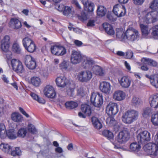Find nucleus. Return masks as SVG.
I'll return each instance as SVG.
<instances>
[{
	"instance_id": "obj_1",
	"label": "nucleus",
	"mask_w": 158,
	"mask_h": 158,
	"mask_svg": "<svg viewBox=\"0 0 158 158\" xmlns=\"http://www.w3.org/2000/svg\"><path fill=\"white\" fill-rule=\"evenodd\" d=\"M139 22L147 24L151 23H154L158 20V12L157 11H152L148 12L144 10L138 15Z\"/></svg>"
},
{
	"instance_id": "obj_2",
	"label": "nucleus",
	"mask_w": 158,
	"mask_h": 158,
	"mask_svg": "<svg viewBox=\"0 0 158 158\" xmlns=\"http://www.w3.org/2000/svg\"><path fill=\"white\" fill-rule=\"evenodd\" d=\"M139 116L138 111L130 110L127 111L123 116V121L127 124H130L133 121L136 120Z\"/></svg>"
},
{
	"instance_id": "obj_3",
	"label": "nucleus",
	"mask_w": 158,
	"mask_h": 158,
	"mask_svg": "<svg viewBox=\"0 0 158 158\" xmlns=\"http://www.w3.org/2000/svg\"><path fill=\"white\" fill-rule=\"evenodd\" d=\"M138 31L133 28H130L127 29L125 32V37L123 40L124 42L127 41L133 42L137 40L139 37Z\"/></svg>"
},
{
	"instance_id": "obj_4",
	"label": "nucleus",
	"mask_w": 158,
	"mask_h": 158,
	"mask_svg": "<svg viewBox=\"0 0 158 158\" xmlns=\"http://www.w3.org/2000/svg\"><path fill=\"white\" fill-rule=\"evenodd\" d=\"M10 65L12 70L15 72L19 74L24 73L25 70L22 62L16 59L10 60Z\"/></svg>"
},
{
	"instance_id": "obj_5",
	"label": "nucleus",
	"mask_w": 158,
	"mask_h": 158,
	"mask_svg": "<svg viewBox=\"0 0 158 158\" xmlns=\"http://www.w3.org/2000/svg\"><path fill=\"white\" fill-rule=\"evenodd\" d=\"M23 46L28 52L32 53L35 52L36 47L34 42L29 38L26 37L22 40Z\"/></svg>"
},
{
	"instance_id": "obj_6",
	"label": "nucleus",
	"mask_w": 158,
	"mask_h": 158,
	"mask_svg": "<svg viewBox=\"0 0 158 158\" xmlns=\"http://www.w3.org/2000/svg\"><path fill=\"white\" fill-rule=\"evenodd\" d=\"M91 103L95 107H99L102 104L103 99L102 94L99 93H92L90 97Z\"/></svg>"
},
{
	"instance_id": "obj_7",
	"label": "nucleus",
	"mask_w": 158,
	"mask_h": 158,
	"mask_svg": "<svg viewBox=\"0 0 158 158\" xmlns=\"http://www.w3.org/2000/svg\"><path fill=\"white\" fill-rule=\"evenodd\" d=\"M92 76V73L90 71H81L78 73L77 78L81 82H87L89 81Z\"/></svg>"
},
{
	"instance_id": "obj_8",
	"label": "nucleus",
	"mask_w": 158,
	"mask_h": 158,
	"mask_svg": "<svg viewBox=\"0 0 158 158\" xmlns=\"http://www.w3.org/2000/svg\"><path fill=\"white\" fill-rule=\"evenodd\" d=\"M137 138L139 143H145L150 139V134L147 131H142L138 135Z\"/></svg>"
},
{
	"instance_id": "obj_9",
	"label": "nucleus",
	"mask_w": 158,
	"mask_h": 158,
	"mask_svg": "<svg viewBox=\"0 0 158 158\" xmlns=\"http://www.w3.org/2000/svg\"><path fill=\"white\" fill-rule=\"evenodd\" d=\"M130 136V133L128 131H123L118 134L117 138V141L120 143H124L129 139Z\"/></svg>"
},
{
	"instance_id": "obj_10",
	"label": "nucleus",
	"mask_w": 158,
	"mask_h": 158,
	"mask_svg": "<svg viewBox=\"0 0 158 158\" xmlns=\"http://www.w3.org/2000/svg\"><path fill=\"white\" fill-rule=\"evenodd\" d=\"M83 58L79 52L72 51L71 55V63L73 64H78L83 60Z\"/></svg>"
},
{
	"instance_id": "obj_11",
	"label": "nucleus",
	"mask_w": 158,
	"mask_h": 158,
	"mask_svg": "<svg viewBox=\"0 0 158 158\" xmlns=\"http://www.w3.org/2000/svg\"><path fill=\"white\" fill-rule=\"evenodd\" d=\"M113 12L118 17H121L124 16L126 13V10L124 6H121L117 4L113 7Z\"/></svg>"
},
{
	"instance_id": "obj_12",
	"label": "nucleus",
	"mask_w": 158,
	"mask_h": 158,
	"mask_svg": "<svg viewBox=\"0 0 158 158\" xmlns=\"http://www.w3.org/2000/svg\"><path fill=\"white\" fill-rule=\"evenodd\" d=\"M106 110L109 115H115L118 111V107L116 103H110L107 106Z\"/></svg>"
},
{
	"instance_id": "obj_13",
	"label": "nucleus",
	"mask_w": 158,
	"mask_h": 158,
	"mask_svg": "<svg viewBox=\"0 0 158 158\" xmlns=\"http://www.w3.org/2000/svg\"><path fill=\"white\" fill-rule=\"evenodd\" d=\"M24 63L26 66L29 69H34L36 67V63L34 58L30 55H26L24 59Z\"/></svg>"
},
{
	"instance_id": "obj_14",
	"label": "nucleus",
	"mask_w": 158,
	"mask_h": 158,
	"mask_svg": "<svg viewBox=\"0 0 158 158\" xmlns=\"http://www.w3.org/2000/svg\"><path fill=\"white\" fill-rule=\"evenodd\" d=\"M44 92L45 95L48 98H53L56 96V92L54 88L51 85L46 86L44 89Z\"/></svg>"
},
{
	"instance_id": "obj_15",
	"label": "nucleus",
	"mask_w": 158,
	"mask_h": 158,
	"mask_svg": "<svg viewBox=\"0 0 158 158\" xmlns=\"http://www.w3.org/2000/svg\"><path fill=\"white\" fill-rule=\"evenodd\" d=\"M10 44V37L9 35H6L2 40L1 48L5 52L9 51Z\"/></svg>"
},
{
	"instance_id": "obj_16",
	"label": "nucleus",
	"mask_w": 158,
	"mask_h": 158,
	"mask_svg": "<svg viewBox=\"0 0 158 158\" xmlns=\"http://www.w3.org/2000/svg\"><path fill=\"white\" fill-rule=\"evenodd\" d=\"M111 85L110 83L102 81L100 84V89L101 91L106 94H109L111 90Z\"/></svg>"
},
{
	"instance_id": "obj_17",
	"label": "nucleus",
	"mask_w": 158,
	"mask_h": 158,
	"mask_svg": "<svg viewBox=\"0 0 158 158\" xmlns=\"http://www.w3.org/2000/svg\"><path fill=\"white\" fill-rule=\"evenodd\" d=\"M120 85L123 88H127L129 87L131 83V79L128 77L123 76L118 80Z\"/></svg>"
},
{
	"instance_id": "obj_18",
	"label": "nucleus",
	"mask_w": 158,
	"mask_h": 158,
	"mask_svg": "<svg viewBox=\"0 0 158 158\" xmlns=\"http://www.w3.org/2000/svg\"><path fill=\"white\" fill-rule=\"evenodd\" d=\"M6 137L10 139V130L6 131L5 126L3 124H0V138L4 139Z\"/></svg>"
},
{
	"instance_id": "obj_19",
	"label": "nucleus",
	"mask_w": 158,
	"mask_h": 158,
	"mask_svg": "<svg viewBox=\"0 0 158 158\" xmlns=\"http://www.w3.org/2000/svg\"><path fill=\"white\" fill-rule=\"evenodd\" d=\"M56 82L57 85L60 87H64L68 83V80L64 76L57 77Z\"/></svg>"
},
{
	"instance_id": "obj_20",
	"label": "nucleus",
	"mask_w": 158,
	"mask_h": 158,
	"mask_svg": "<svg viewBox=\"0 0 158 158\" xmlns=\"http://www.w3.org/2000/svg\"><path fill=\"white\" fill-rule=\"evenodd\" d=\"M83 60V61L82 63V65L85 69H88L90 68L94 63V61L89 57H84Z\"/></svg>"
},
{
	"instance_id": "obj_21",
	"label": "nucleus",
	"mask_w": 158,
	"mask_h": 158,
	"mask_svg": "<svg viewBox=\"0 0 158 158\" xmlns=\"http://www.w3.org/2000/svg\"><path fill=\"white\" fill-rule=\"evenodd\" d=\"M125 93L122 91H115L113 94V98L115 100L120 101L123 100L125 98Z\"/></svg>"
},
{
	"instance_id": "obj_22",
	"label": "nucleus",
	"mask_w": 158,
	"mask_h": 158,
	"mask_svg": "<svg viewBox=\"0 0 158 158\" xmlns=\"http://www.w3.org/2000/svg\"><path fill=\"white\" fill-rule=\"evenodd\" d=\"M149 100L151 107L155 108L158 107V94H156L150 96Z\"/></svg>"
},
{
	"instance_id": "obj_23",
	"label": "nucleus",
	"mask_w": 158,
	"mask_h": 158,
	"mask_svg": "<svg viewBox=\"0 0 158 158\" xmlns=\"http://www.w3.org/2000/svg\"><path fill=\"white\" fill-rule=\"evenodd\" d=\"M92 71L94 73L100 76H103L105 74V71L100 66L95 65L92 68Z\"/></svg>"
},
{
	"instance_id": "obj_24",
	"label": "nucleus",
	"mask_w": 158,
	"mask_h": 158,
	"mask_svg": "<svg viewBox=\"0 0 158 158\" xmlns=\"http://www.w3.org/2000/svg\"><path fill=\"white\" fill-rule=\"evenodd\" d=\"M103 26L106 32L108 35H114V31L110 24L106 23H104L103 24Z\"/></svg>"
},
{
	"instance_id": "obj_25",
	"label": "nucleus",
	"mask_w": 158,
	"mask_h": 158,
	"mask_svg": "<svg viewBox=\"0 0 158 158\" xmlns=\"http://www.w3.org/2000/svg\"><path fill=\"white\" fill-rule=\"evenodd\" d=\"M58 10L60 11H63V14L68 16L72 13L71 9L68 6H64V5H59L58 6Z\"/></svg>"
},
{
	"instance_id": "obj_26",
	"label": "nucleus",
	"mask_w": 158,
	"mask_h": 158,
	"mask_svg": "<svg viewBox=\"0 0 158 158\" xmlns=\"http://www.w3.org/2000/svg\"><path fill=\"white\" fill-rule=\"evenodd\" d=\"M11 119L15 122L20 123L23 120V116L19 113L16 112L12 113Z\"/></svg>"
},
{
	"instance_id": "obj_27",
	"label": "nucleus",
	"mask_w": 158,
	"mask_h": 158,
	"mask_svg": "<svg viewBox=\"0 0 158 158\" xmlns=\"http://www.w3.org/2000/svg\"><path fill=\"white\" fill-rule=\"evenodd\" d=\"M10 26L15 29L20 28L22 26L21 22L16 18L10 19Z\"/></svg>"
},
{
	"instance_id": "obj_28",
	"label": "nucleus",
	"mask_w": 158,
	"mask_h": 158,
	"mask_svg": "<svg viewBox=\"0 0 158 158\" xmlns=\"http://www.w3.org/2000/svg\"><path fill=\"white\" fill-rule=\"evenodd\" d=\"M141 61L143 64H147L153 67L156 66L157 65V63L156 61L148 58H143L142 59Z\"/></svg>"
},
{
	"instance_id": "obj_29",
	"label": "nucleus",
	"mask_w": 158,
	"mask_h": 158,
	"mask_svg": "<svg viewBox=\"0 0 158 158\" xmlns=\"http://www.w3.org/2000/svg\"><path fill=\"white\" fill-rule=\"evenodd\" d=\"M116 37L117 38L123 42H124L123 39L125 37V33H124L123 31L122 28H118L116 30Z\"/></svg>"
},
{
	"instance_id": "obj_30",
	"label": "nucleus",
	"mask_w": 158,
	"mask_h": 158,
	"mask_svg": "<svg viewBox=\"0 0 158 158\" xmlns=\"http://www.w3.org/2000/svg\"><path fill=\"white\" fill-rule=\"evenodd\" d=\"M81 109L82 112L88 116H89L91 114V110L90 106L87 104H82Z\"/></svg>"
},
{
	"instance_id": "obj_31",
	"label": "nucleus",
	"mask_w": 158,
	"mask_h": 158,
	"mask_svg": "<svg viewBox=\"0 0 158 158\" xmlns=\"http://www.w3.org/2000/svg\"><path fill=\"white\" fill-rule=\"evenodd\" d=\"M11 50L14 53L20 54L21 52V49L17 41H15L12 46Z\"/></svg>"
},
{
	"instance_id": "obj_32",
	"label": "nucleus",
	"mask_w": 158,
	"mask_h": 158,
	"mask_svg": "<svg viewBox=\"0 0 158 158\" xmlns=\"http://www.w3.org/2000/svg\"><path fill=\"white\" fill-rule=\"evenodd\" d=\"M92 121L93 125L95 128L100 129L102 127V123L97 117H93L92 118Z\"/></svg>"
},
{
	"instance_id": "obj_33",
	"label": "nucleus",
	"mask_w": 158,
	"mask_h": 158,
	"mask_svg": "<svg viewBox=\"0 0 158 158\" xmlns=\"http://www.w3.org/2000/svg\"><path fill=\"white\" fill-rule=\"evenodd\" d=\"M107 10L106 8L102 6H99L98 7L97 12V15L103 17L106 15Z\"/></svg>"
},
{
	"instance_id": "obj_34",
	"label": "nucleus",
	"mask_w": 158,
	"mask_h": 158,
	"mask_svg": "<svg viewBox=\"0 0 158 158\" xmlns=\"http://www.w3.org/2000/svg\"><path fill=\"white\" fill-rule=\"evenodd\" d=\"M140 27L143 36L145 37L147 36L150 32L148 26L145 25L143 24H140Z\"/></svg>"
},
{
	"instance_id": "obj_35",
	"label": "nucleus",
	"mask_w": 158,
	"mask_h": 158,
	"mask_svg": "<svg viewBox=\"0 0 158 158\" xmlns=\"http://www.w3.org/2000/svg\"><path fill=\"white\" fill-rule=\"evenodd\" d=\"M69 62L65 60H63L59 64L60 69L62 71L67 70L69 66Z\"/></svg>"
},
{
	"instance_id": "obj_36",
	"label": "nucleus",
	"mask_w": 158,
	"mask_h": 158,
	"mask_svg": "<svg viewBox=\"0 0 158 158\" xmlns=\"http://www.w3.org/2000/svg\"><path fill=\"white\" fill-rule=\"evenodd\" d=\"M66 107L69 109H74L78 106L77 103L74 101H69L65 103Z\"/></svg>"
},
{
	"instance_id": "obj_37",
	"label": "nucleus",
	"mask_w": 158,
	"mask_h": 158,
	"mask_svg": "<svg viewBox=\"0 0 158 158\" xmlns=\"http://www.w3.org/2000/svg\"><path fill=\"white\" fill-rule=\"evenodd\" d=\"M31 84L35 87L40 86L41 84V80L40 78L37 77H33L31 79Z\"/></svg>"
},
{
	"instance_id": "obj_38",
	"label": "nucleus",
	"mask_w": 158,
	"mask_h": 158,
	"mask_svg": "<svg viewBox=\"0 0 158 158\" xmlns=\"http://www.w3.org/2000/svg\"><path fill=\"white\" fill-rule=\"evenodd\" d=\"M140 145L137 143H131L130 146V151L131 152H138L140 149Z\"/></svg>"
},
{
	"instance_id": "obj_39",
	"label": "nucleus",
	"mask_w": 158,
	"mask_h": 158,
	"mask_svg": "<svg viewBox=\"0 0 158 158\" xmlns=\"http://www.w3.org/2000/svg\"><path fill=\"white\" fill-rule=\"evenodd\" d=\"M0 149L6 153H10V145L7 143H2L0 145Z\"/></svg>"
},
{
	"instance_id": "obj_40",
	"label": "nucleus",
	"mask_w": 158,
	"mask_h": 158,
	"mask_svg": "<svg viewBox=\"0 0 158 158\" xmlns=\"http://www.w3.org/2000/svg\"><path fill=\"white\" fill-rule=\"evenodd\" d=\"M27 133V130L26 128L22 127L18 131L17 133L18 136L24 138Z\"/></svg>"
},
{
	"instance_id": "obj_41",
	"label": "nucleus",
	"mask_w": 158,
	"mask_h": 158,
	"mask_svg": "<svg viewBox=\"0 0 158 158\" xmlns=\"http://www.w3.org/2000/svg\"><path fill=\"white\" fill-rule=\"evenodd\" d=\"M151 113V109L149 107H147L143 109L142 112V115L144 117L147 118L149 116Z\"/></svg>"
},
{
	"instance_id": "obj_42",
	"label": "nucleus",
	"mask_w": 158,
	"mask_h": 158,
	"mask_svg": "<svg viewBox=\"0 0 158 158\" xmlns=\"http://www.w3.org/2000/svg\"><path fill=\"white\" fill-rule=\"evenodd\" d=\"M57 56H62L65 54L66 53V49L64 47L60 45L57 51Z\"/></svg>"
},
{
	"instance_id": "obj_43",
	"label": "nucleus",
	"mask_w": 158,
	"mask_h": 158,
	"mask_svg": "<svg viewBox=\"0 0 158 158\" xmlns=\"http://www.w3.org/2000/svg\"><path fill=\"white\" fill-rule=\"evenodd\" d=\"M149 8L152 10L158 9V0H154L151 2L150 4Z\"/></svg>"
},
{
	"instance_id": "obj_44",
	"label": "nucleus",
	"mask_w": 158,
	"mask_h": 158,
	"mask_svg": "<svg viewBox=\"0 0 158 158\" xmlns=\"http://www.w3.org/2000/svg\"><path fill=\"white\" fill-rule=\"evenodd\" d=\"M151 149V155L156 156L158 150V145L155 143H152V147Z\"/></svg>"
},
{
	"instance_id": "obj_45",
	"label": "nucleus",
	"mask_w": 158,
	"mask_h": 158,
	"mask_svg": "<svg viewBox=\"0 0 158 158\" xmlns=\"http://www.w3.org/2000/svg\"><path fill=\"white\" fill-rule=\"evenodd\" d=\"M102 135L109 139H112L113 137L112 133L107 130H105L102 132Z\"/></svg>"
},
{
	"instance_id": "obj_46",
	"label": "nucleus",
	"mask_w": 158,
	"mask_h": 158,
	"mask_svg": "<svg viewBox=\"0 0 158 158\" xmlns=\"http://www.w3.org/2000/svg\"><path fill=\"white\" fill-rule=\"evenodd\" d=\"M151 121L154 125L158 126V113L152 115Z\"/></svg>"
},
{
	"instance_id": "obj_47",
	"label": "nucleus",
	"mask_w": 158,
	"mask_h": 158,
	"mask_svg": "<svg viewBox=\"0 0 158 158\" xmlns=\"http://www.w3.org/2000/svg\"><path fill=\"white\" fill-rule=\"evenodd\" d=\"M133 105L135 106H138L141 103V101L138 98L134 96L131 100Z\"/></svg>"
},
{
	"instance_id": "obj_48",
	"label": "nucleus",
	"mask_w": 158,
	"mask_h": 158,
	"mask_svg": "<svg viewBox=\"0 0 158 158\" xmlns=\"http://www.w3.org/2000/svg\"><path fill=\"white\" fill-rule=\"evenodd\" d=\"M28 130L32 134H36L37 132V130L34 126L31 124H28Z\"/></svg>"
},
{
	"instance_id": "obj_49",
	"label": "nucleus",
	"mask_w": 158,
	"mask_h": 158,
	"mask_svg": "<svg viewBox=\"0 0 158 158\" xmlns=\"http://www.w3.org/2000/svg\"><path fill=\"white\" fill-rule=\"evenodd\" d=\"M106 123L111 126H114L116 123V121L113 117H110L107 119Z\"/></svg>"
},
{
	"instance_id": "obj_50",
	"label": "nucleus",
	"mask_w": 158,
	"mask_h": 158,
	"mask_svg": "<svg viewBox=\"0 0 158 158\" xmlns=\"http://www.w3.org/2000/svg\"><path fill=\"white\" fill-rule=\"evenodd\" d=\"M152 30V35L154 37H158V24L153 26Z\"/></svg>"
},
{
	"instance_id": "obj_51",
	"label": "nucleus",
	"mask_w": 158,
	"mask_h": 158,
	"mask_svg": "<svg viewBox=\"0 0 158 158\" xmlns=\"http://www.w3.org/2000/svg\"><path fill=\"white\" fill-rule=\"evenodd\" d=\"M60 46V45H55L51 47V50L52 54L57 56L58 53L57 51H58Z\"/></svg>"
},
{
	"instance_id": "obj_52",
	"label": "nucleus",
	"mask_w": 158,
	"mask_h": 158,
	"mask_svg": "<svg viewBox=\"0 0 158 158\" xmlns=\"http://www.w3.org/2000/svg\"><path fill=\"white\" fill-rule=\"evenodd\" d=\"M86 8L87 7L88 11L89 12H92L93 11L94 5L93 3L92 2H89L88 3V5L85 6Z\"/></svg>"
},
{
	"instance_id": "obj_53",
	"label": "nucleus",
	"mask_w": 158,
	"mask_h": 158,
	"mask_svg": "<svg viewBox=\"0 0 158 158\" xmlns=\"http://www.w3.org/2000/svg\"><path fill=\"white\" fill-rule=\"evenodd\" d=\"M11 154L13 156H19L21 154V151L18 147H16L15 150L12 151Z\"/></svg>"
},
{
	"instance_id": "obj_54",
	"label": "nucleus",
	"mask_w": 158,
	"mask_h": 158,
	"mask_svg": "<svg viewBox=\"0 0 158 158\" xmlns=\"http://www.w3.org/2000/svg\"><path fill=\"white\" fill-rule=\"evenodd\" d=\"M152 85L155 87L158 88V78H155L150 81Z\"/></svg>"
},
{
	"instance_id": "obj_55",
	"label": "nucleus",
	"mask_w": 158,
	"mask_h": 158,
	"mask_svg": "<svg viewBox=\"0 0 158 158\" xmlns=\"http://www.w3.org/2000/svg\"><path fill=\"white\" fill-rule=\"evenodd\" d=\"M17 136L15 130L10 129V139H15L17 138Z\"/></svg>"
},
{
	"instance_id": "obj_56",
	"label": "nucleus",
	"mask_w": 158,
	"mask_h": 158,
	"mask_svg": "<svg viewBox=\"0 0 158 158\" xmlns=\"http://www.w3.org/2000/svg\"><path fill=\"white\" fill-rule=\"evenodd\" d=\"M77 93L81 97H83L86 93L83 88H80L78 89Z\"/></svg>"
},
{
	"instance_id": "obj_57",
	"label": "nucleus",
	"mask_w": 158,
	"mask_h": 158,
	"mask_svg": "<svg viewBox=\"0 0 158 158\" xmlns=\"http://www.w3.org/2000/svg\"><path fill=\"white\" fill-rule=\"evenodd\" d=\"M74 89L73 88H69L67 90L68 95L70 97H73L74 94Z\"/></svg>"
},
{
	"instance_id": "obj_58",
	"label": "nucleus",
	"mask_w": 158,
	"mask_h": 158,
	"mask_svg": "<svg viewBox=\"0 0 158 158\" xmlns=\"http://www.w3.org/2000/svg\"><path fill=\"white\" fill-rule=\"evenodd\" d=\"M72 3L80 11L82 9L81 6L79 4V2L76 0H73L72 1Z\"/></svg>"
},
{
	"instance_id": "obj_59",
	"label": "nucleus",
	"mask_w": 158,
	"mask_h": 158,
	"mask_svg": "<svg viewBox=\"0 0 158 158\" xmlns=\"http://www.w3.org/2000/svg\"><path fill=\"white\" fill-rule=\"evenodd\" d=\"M133 56V52L131 50H128L126 52V58H127L131 59Z\"/></svg>"
},
{
	"instance_id": "obj_60",
	"label": "nucleus",
	"mask_w": 158,
	"mask_h": 158,
	"mask_svg": "<svg viewBox=\"0 0 158 158\" xmlns=\"http://www.w3.org/2000/svg\"><path fill=\"white\" fill-rule=\"evenodd\" d=\"M19 109L20 111L27 118H28L29 117V115L22 108L19 107Z\"/></svg>"
},
{
	"instance_id": "obj_61",
	"label": "nucleus",
	"mask_w": 158,
	"mask_h": 158,
	"mask_svg": "<svg viewBox=\"0 0 158 158\" xmlns=\"http://www.w3.org/2000/svg\"><path fill=\"white\" fill-rule=\"evenodd\" d=\"M144 0H133L134 3L135 5H141L144 2Z\"/></svg>"
},
{
	"instance_id": "obj_62",
	"label": "nucleus",
	"mask_w": 158,
	"mask_h": 158,
	"mask_svg": "<svg viewBox=\"0 0 158 158\" xmlns=\"http://www.w3.org/2000/svg\"><path fill=\"white\" fill-rule=\"evenodd\" d=\"M107 18L111 22H114L116 20V19L113 18L110 14H107Z\"/></svg>"
},
{
	"instance_id": "obj_63",
	"label": "nucleus",
	"mask_w": 158,
	"mask_h": 158,
	"mask_svg": "<svg viewBox=\"0 0 158 158\" xmlns=\"http://www.w3.org/2000/svg\"><path fill=\"white\" fill-rule=\"evenodd\" d=\"M55 151L56 152L59 153H62L63 152V150L62 148L59 147L56 148Z\"/></svg>"
},
{
	"instance_id": "obj_64",
	"label": "nucleus",
	"mask_w": 158,
	"mask_h": 158,
	"mask_svg": "<svg viewBox=\"0 0 158 158\" xmlns=\"http://www.w3.org/2000/svg\"><path fill=\"white\" fill-rule=\"evenodd\" d=\"M94 20H89L87 23V26L93 27L94 25Z\"/></svg>"
}]
</instances>
